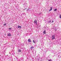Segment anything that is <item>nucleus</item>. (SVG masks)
I'll return each mask as SVG.
<instances>
[{
	"mask_svg": "<svg viewBox=\"0 0 61 61\" xmlns=\"http://www.w3.org/2000/svg\"><path fill=\"white\" fill-rule=\"evenodd\" d=\"M34 23H37V20H35L34 21Z\"/></svg>",
	"mask_w": 61,
	"mask_h": 61,
	"instance_id": "obj_7",
	"label": "nucleus"
},
{
	"mask_svg": "<svg viewBox=\"0 0 61 61\" xmlns=\"http://www.w3.org/2000/svg\"><path fill=\"white\" fill-rule=\"evenodd\" d=\"M55 35H53L52 36V39L53 40V39H55Z\"/></svg>",
	"mask_w": 61,
	"mask_h": 61,
	"instance_id": "obj_1",
	"label": "nucleus"
},
{
	"mask_svg": "<svg viewBox=\"0 0 61 61\" xmlns=\"http://www.w3.org/2000/svg\"><path fill=\"white\" fill-rule=\"evenodd\" d=\"M51 22V20H50L48 21V23H50Z\"/></svg>",
	"mask_w": 61,
	"mask_h": 61,
	"instance_id": "obj_12",
	"label": "nucleus"
},
{
	"mask_svg": "<svg viewBox=\"0 0 61 61\" xmlns=\"http://www.w3.org/2000/svg\"><path fill=\"white\" fill-rule=\"evenodd\" d=\"M34 48V47L32 46L31 47H30V48Z\"/></svg>",
	"mask_w": 61,
	"mask_h": 61,
	"instance_id": "obj_11",
	"label": "nucleus"
},
{
	"mask_svg": "<svg viewBox=\"0 0 61 61\" xmlns=\"http://www.w3.org/2000/svg\"><path fill=\"white\" fill-rule=\"evenodd\" d=\"M37 23H36V25H37Z\"/></svg>",
	"mask_w": 61,
	"mask_h": 61,
	"instance_id": "obj_18",
	"label": "nucleus"
},
{
	"mask_svg": "<svg viewBox=\"0 0 61 61\" xmlns=\"http://www.w3.org/2000/svg\"><path fill=\"white\" fill-rule=\"evenodd\" d=\"M12 29V28H10L9 29L10 30V29Z\"/></svg>",
	"mask_w": 61,
	"mask_h": 61,
	"instance_id": "obj_15",
	"label": "nucleus"
},
{
	"mask_svg": "<svg viewBox=\"0 0 61 61\" xmlns=\"http://www.w3.org/2000/svg\"><path fill=\"white\" fill-rule=\"evenodd\" d=\"M53 22H54V21H53V20L52 21V22H51V23H53Z\"/></svg>",
	"mask_w": 61,
	"mask_h": 61,
	"instance_id": "obj_16",
	"label": "nucleus"
},
{
	"mask_svg": "<svg viewBox=\"0 0 61 61\" xmlns=\"http://www.w3.org/2000/svg\"><path fill=\"white\" fill-rule=\"evenodd\" d=\"M18 52H21V50L20 49H19L18 50Z\"/></svg>",
	"mask_w": 61,
	"mask_h": 61,
	"instance_id": "obj_8",
	"label": "nucleus"
},
{
	"mask_svg": "<svg viewBox=\"0 0 61 61\" xmlns=\"http://www.w3.org/2000/svg\"><path fill=\"white\" fill-rule=\"evenodd\" d=\"M28 42H32V41L30 39H29L28 40Z\"/></svg>",
	"mask_w": 61,
	"mask_h": 61,
	"instance_id": "obj_3",
	"label": "nucleus"
},
{
	"mask_svg": "<svg viewBox=\"0 0 61 61\" xmlns=\"http://www.w3.org/2000/svg\"><path fill=\"white\" fill-rule=\"evenodd\" d=\"M60 18H61V15L60 14Z\"/></svg>",
	"mask_w": 61,
	"mask_h": 61,
	"instance_id": "obj_13",
	"label": "nucleus"
},
{
	"mask_svg": "<svg viewBox=\"0 0 61 61\" xmlns=\"http://www.w3.org/2000/svg\"><path fill=\"white\" fill-rule=\"evenodd\" d=\"M52 10V7H51V9L49 10V12H50V11H51Z\"/></svg>",
	"mask_w": 61,
	"mask_h": 61,
	"instance_id": "obj_6",
	"label": "nucleus"
},
{
	"mask_svg": "<svg viewBox=\"0 0 61 61\" xmlns=\"http://www.w3.org/2000/svg\"><path fill=\"white\" fill-rule=\"evenodd\" d=\"M6 25V24H5L4 25V26H5V25Z\"/></svg>",
	"mask_w": 61,
	"mask_h": 61,
	"instance_id": "obj_14",
	"label": "nucleus"
},
{
	"mask_svg": "<svg viewBox=\"0 0 61 61\" xmlns=\"http://www.w3.org/2000/svg\"><path fill=\"white\" fill-rule=\"evenodd\" d=\"M11 36V34L10 33H9L7 35V36Z\"/></svg>",
	"mask_w": 61,
	"mask_h": 61,
	"instance_id": "obj_2",
	"label": "nucleus"
},
{
	"mask_svg": "<svg viewBox=\"0 0 61 61\" xmlns=\"http://www.w3.org/2000/svg\"><path fill=\"white\" fill-rule=\"evenodd\" d=\"M18 28H22V27L21 26H18Z\"/></svg>",
	"mask_w": 61,
	"mask_h": 61,
	"instance_id": "obj_5",
	"label": "nucleus"
},
{
	"mask_svg": "<svg viewBox=\"0 0 61 61\" xmlns=\"http://www.w3.org/2000/svg\"><path fill=\"white\" fill-rule=\"evenodd\" d=\"M43 34H46V30L44 31L43 32Z\"/></svg>",
	"mask_w": 61,
	"mask_h": 61,
	"instance_id": "obj_4",
	"label": "nucleus"
},
{
	"mask_svg": "<svg viewBox=\"0 0 61 61\" xmlns=\"http://www.w3.org/2000/svg\"><path fill=\"white\" fill-rule=\"evenodd\" d=\"M26 9V8H25V9H24V10H25V9Z\"/></svg>",
	"mask_w": 61,
	"mask_h": 61,
	"instance_id": "obj_17",
	"label": "nucleus"
},
{
	"mask_svg": "<svg viewBox=\"0 0 61 61\" xmlns=\"http://www.w3.org/2000/svg\"><path fill=\"white\" fill-rule=\"evenodd\" d=\"M33 42L34 43H36V41L35 40H33Z\"/></svg>",
	"mask_w": 61,
	"mask_h": 61,
	"instance_id": "obj_9",
	"label": "nucleus"
},
{
	"mask_svg": "<svg viewBox=\"0 0 61 61\" xmlns=\"http://www.w3.org/2000/svg\"><path fill=\"white\" fill-rule=\"evenodd\" d=\"M57 10V9H56L54 10V11H56Z\"/></svg>",
	"mask_w": 61,
	"mask_h": 61,
	"instance_id": "obj_10",
	"label": "nucleus"
}]
</instances>
